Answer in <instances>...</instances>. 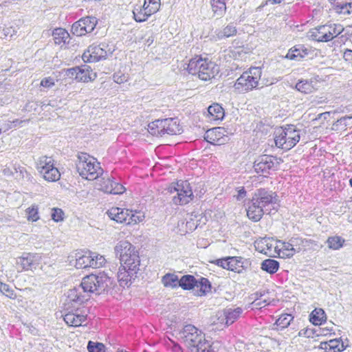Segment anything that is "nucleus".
I'll list each match as a JSON object with an SVG mask.
<instances>
[{"instance_id":"41","label":"nucleus","mask_w":352,"mask_h":352,"mask_svg":"<svg viewBox=\"0 0 352 352\" xmlns=\"http://www.w3.org/2000/svg\"><path fill=\"white\" fill-rule=\"evenodd\" d=\"M162 282L166 287H176L179 286V280L177 275L167 274L162 277Z\"/></svg>"},{"instance_id":"49","label":"nucleus","mask_w":352,"mask_h":352,"mask_svg":"<svg viewBox=\"0 0 352 352\" xmlns=\"http://www.w3.org/2000/svg\"><path fill=\"white\" fill-rule=\"evenodd\" d=\"M14 175L16 178L17 179H27L30 180L31 179V175L26 170V169L21 166H14Z\"/></svg>"},{"instance_id":"64","label":"nucleus","mask_w":352,"mask_h":352,"mask_svg":"<svg viewBox=\"0 0 352 352\" xmlns=\"http://www.w3.org/2000/svg\"><path fill=\"white\" fill-rule=\"evenodd\" d=\"M13 128L12 123L11 121H9L6 124V126L3 128L4 131L8 130L10 129Z\"/></svg>"},{"instance_id":"3","label":"nucleus","mask_w":352,"mask_h":352,"mask_svg":"<svg viewBox=\"0 0 352 352\" xmlns=\"http://www.w3.org/2000/svg\"><path fill=\"white\" fill-rule=\"evenodd\" d=\"M106 285L102 281V278L94 274H91L83 278L81 284L68 291V298L71 300L86 302L91 293L99 294L104 290Z\"/></svg>"},{"instance_id":"63","label":"nucleus","mask_w":352,"mask_h":352,"mask_svg":"<svg viewBox=\"0 0 352 352\" xmlns=\"http://www.w3.org/2000/svg\"><path fill=\"white\" fill-rule=\"evenodd\" d=\"M3 173L6 176L14 175V173H12L9 168H4L3 170Z\"/></svg>"},{"instance_id":"21","label":"nucleus","mask_w":352,"mask_h":352,"mask_svg":"<svg viewBox=\"0 0 352 352\" xmlns=\"http://www.w3.org/2000/svg\"><path fill=\"white\" fill-rule=\"evenodd\" d=\"M109 217L117 223H124L127 224V217L129 214V210L118 207H113L107 212Z\"/></svg>"},{"instance_id":"30","label":"nucleus","mask_w":352,"mask_h":352,"mask_svg":"<svg viewBox=\"0 0 352 352\" xmlns=\"http://www.w3.org/2000/svg\"><path fill=\"white\" fill-rule=\"evenodd\" d=\"M254 246L257 251L265 254H267L273 248L272 241L268 238H262L256 241Z\"/></svg>"},{"instance_id":"62","label":"nucleus","mask_w":352,"mask_h":352,"mask_svg":"<svg viewBox=\"0 0 352 352\" xmlns=\"http://www.w3.org/2000/svg\"><path fill=\"white\" fill-rule=\"evenodd\" d=\"M28 122V120H19V119H16L13 121H11V122L12 123L13 128L16 127V126H19L21 124H22L23 122Z\"/></svg>"},{"instance_id":"28","label":"nucleus","mask_w":352,"mask_h":352,"mask_svg":"<svg viewBox=\"0 0 352 352\" xmlns=\"http://www.w3.org/2000/svg\"><path fill=\"white\" fill-rule=\"evenodd\" d=\"M205 59L206 58H202L201 57H195L190 59L186 68L189 74H191L192 75H197L199 78L201 69L203 64H204Z\"/></svg>"},{"instance_id":"38","label":"nucleus","mask_w":352,"mask_h":352,"mask_svg":"<svg viewBox=\"0 0 352 352\" xmlns=\"http://www.w3.org/2000/svg\"><path fill=\"white\" fill-rule=\"evenodd\" d=\"M278 262L274 259H266L261 263V269L270 274L276 273L278 270Z\"/></svg>"},{"instance_id":"35","label":"nucleus","mask_w":352,"mask_h":352,"mask_svg":"<svg viewBox=\"0 0 352 352\" xmlns=\"http://www.w3.org/2000/svg\"><path fill=\"white\" fill-rule=\"evenodd\" d=\"M197 280L193 276L185 275L179 279V286L184 289H191L196 287Z\"/></svg>"},{"instance_id":"52","label":"nucleus","mask_w":352,"mask_h":352,"mask_svg":"<svg viewBox=\"0 0 352 352\" xmlns=\"http://www.w3.org/2000/svg\"><path fill=\"white\" fill-rule=\"evenodd\" d=\"M263 294L260 293L259 297H257L252 302V305L256 308H262L265 307L266 305L270 303V300L269 299H262Z\"/></svg>"},{"instance_id":"17","label":"nucleus","mask_w":352,"mask_h":352,"mask_svg":"<svg viewBox=\"0 0 352 352\" xmlns=\"http://www.w3.org/2000/svg\"><path fill=\"white\" fill-rule=\"evenodd\" d=\"M274 157L271 155H262L258 157L254 163V168L257 173L262 175L270 173V170L274 166Z\"/></svg>"},{"instance_id":"34","label":"nucleus","mask_w":352,"mask_h":352,"mask_svg":"<svg viewBox=\"0 0 352 352\" xmlns=\"http://www.w3.org/2000/svg\"><path fill=\"white\" fill-rule=\"evenodd\" d=\"M162 120H155L148 125V131L153 135L163 136Z\"/></svg>"},{"instance_id":"20","label":"nucleus","mask_w":352,"mask_h":352,"mask_svg":"<svg viewBox=\"0 0 352 352\" xmlns=\"http://www.w3.org/2000/svg\"><path fill=\"white\" fill-rule=\"evenodd\" d=\"M219 72V67L214 63L205 59L199 74V78L202 80H208L214 78Z\"/></svg>"},{"instance_id":"13","label":"nucleus","mask_w":352,"mask_h":352,"mask_svg":"<svg viewBox=\"0 0 352 352\" xmlns=\"http://www.w3.org/2000/svg\"><path fill=\"white\" fill-rule=\"evenodd\" d=\"M112 54V50L109 45L101 43L98 45H91L87 50L82 54V60L85 62H97L105 59L109 54Z\"/></svg>"},{"instance_id":"8","label":"nucleus","mask_w":352,"mask_h":352,"mask_svg":"<svg viewBox=\"0 0 352 352\" xmlns=\"http://www.w3.org/2000/svg\"><path fill=\"white\" fill-rule=\"evenodd\" d=\"M280 247V253L282 256L291 258L296 252L305 251L307 248H311L314 250L321 248L322 245H319L311 239H303L300 238H292L289 242H282Z\"/></svg>"},{"instance_id":"24","label":"nucleus","mask_w":352,"mask_h":352,"mask_svg":"<svg viewBox=\"0 0 352 352\" xmlns=\"http://www.w3.org/2000/svg\"><path fill=\"white\" fill-rule=\"evenodd\" d=\"M309 37L318 42H328L331 41L329 37L327 24L311 30L309 32Z\"/></svg>"},{"instance_id":"56","label":"nucleus","mask_w":352,"mask_h":352,"mask_svg":"<svg viewBox=\"0 0 352 352\" xmlns=\"http://www.w3.org/2000/svg\"><path fill=\"white\" fill-rule=\"evenodd\" d=\"M113 78L114 82H116L118 84L123 83L127 81L128 80V77L126 75L121 74L120 72L114 74Z\"/></svg>"},{"instance_id":"60","label":"nucleus","mask_w":352,"mask_h":352,"mask_svg":"<svg viewBox=\"0 0 352 352\" xmlns=\"http://www.w3.org/2000/svg\"><path fill=\"white\" fill-rule=\"evenodd\" d=\"M246 196V191L244 188L238 190V194L235 196L237 200H241Z\"/></svg>"},{"instance_id":"2","label":"nucleus","mask_w":352,"mask_h":352,"mask_svg":"<svg viewBox=\"0 0 352 352\" xmlns=\"http://www.w3.org/2000/svg\"><path fill=\"white\" fill-rule=\"evenodd\" d=\"M179 338L191 352H214L210 341L192 324L185 325L179 332Z\"/></svg>"},{"instance_id":"5","label":"nucleus","mask_w":352,"mask_h":352,"mask_svg":"<svg viewBox=\"0 0 352 352\" xmlns=\"http://www.w3.org/2000/svg\"><path fill=\"white\" fill-rule=\"evenodd\" d=\"M115 254L119 258L121 267H126L131 272L139 270L140 259L139 252L135 248L127 241H119L114 248Z\"/></svg>"},{"instance_id":"18","label":"nucleus","mask_w":352,"mask_h":352,"mask_svg":"<svg viewBox=\"0 0 352 352\" xmlns=\"http://www.w3.org/2000/svg\"><path fill=\"white\" fill-rule=\"evenodd\" d=\"M226 133L224 128L214 127L206 132L204 139L212 144H222L226 141Z\"/></svg>"},{"instance_id":"46","label":"nucleus","mask_w":352,"mask_h":352,"mask_svg":"<svg viewBox=\"0 0 352 352\" xmlns=\"http://www.w3.org/2000/svg\"><path fill=\"white\" fill-rule=\"evenodd\" d=\"M0 292L10 299H15L16 294L14 289L8 284L0 282Z\"/></svg>"},{"instance_id":"43","label":"nucleus","mask_w":352,"mask_h":352,"mask_svg":"<svg viewBox=\"0 0 352 352\" xmlns=\"http://www.w3.org/2000/svg\"><path fill=\"white\" fill-rule=\"evenodd\" d=\"M344 239L339 236H330L327 240L328 247L331 250H338L343 246Z\"/></svg>"},{"instance_id":"23","label":"nucleus","mask_w":352,"mask_h":352,"mask_svg":"<svg viewBox=\"0 0 352 352\" xmlns=\"http://www.w3.org/2000/svg\"><path fill=\"white\" fill-rule=\"evenodd\" d=\"M163 121V135H176L182 131V128L179 126V122L175 118H166L162 120Z\"/></svg>"},{"instance_id":"57","label":"nucleus","mask_w":352,"mask_h":352,"mask_svg":"<svg viewBox=\"0 0 352 352\" xmlns=\"http://www.w3.org/2000/svg\"><path fill=\"white\" fill-rule=\"evenodd\" d=\"M41 85L46 88H51L54 85V80L51 77L45 78L41 80Z\"/></svg>"},{"instance_id":"14","label":"nucleus","mask_w":352,"mask_h":352,"mask_svg":"<svg viewBox=\"0 0 352 352\" xmlns=\"http://www.w3.org/2000/svg\"><path fill=\"white\" fill-rule=\"evenodd\" d=\"M41 256L34 253H23L16 258V265L19 272L33 271L36 270L41 262Z\"/></svg>"},{"instance_id":"10","label":"nucleus","mask_w":352,"mask_h":352,"mask_svg":"<svg viewBox=\"0 0 352 352\" xmlns=\"http://www.w3.org/2000/svg\"><path fill=\"white\" fill-rule=\"evenodd\" d=\"M260 67H252L243 72L236 80L234 87L239 92H248L256 88L261 77Z\"/></svg>"},{"instance_id":"12","label":"nucleus","mask_w":352,"mask_h":352,"mask_svg":"<svg viewBox=\"0 0 352 352\" xmlns=\"http://www.w3.org/2000/svg\"><path fill=\"white\" fill-rule=\"evenodd\" d=\"M75 266L78 269L87 267L99 268L106 262L104 257L94 252H78L75 254Z\"/></svg>"},{"instance_id":"40","label":"nucleus","mask_w":352,"mask_h":352,"mask_svg":"<svg viewBox=\"0 0 352 352\" xmlns=\"http://www.w3.org/2000/svg\"><path fill=\"white\" fill-rule=\"evenodd\" d=\"M295 88L300 92L307 94H311L314 91V87L312 83L307 80H299Z\"/></svg>"},{"instance_id":"9","label":"nucleus","mask_w":352,"mask_h":352,"mask_svg":"<svg viewBox=\"0 0 352 352\" xmlns=\"http://www.w3.org/2000/svg\"><path fill=\"white\" fill-rule=\"evenodd\" d=\"M166 190V194L172 195L173 202L176 205L186 204L193 197L192 190L187 181L173 183Z\"/></svg>"},{"instance_id":"61","label":"nucleus","mask_w":352,"mask_h":352,"mask_svg":"<svg viewBox=\"0 0 352 352\" xmlns=\"http://www.w3.org/2000/svg\"><path fill=\"white\" fill-rule=\"evenodd\" d=\"M344 58L346 60H349L352 59V50H346L344 53Z\"/></svg>"},{"instance_id":"25","label":"nucleus","mask_w":352,"mask_h":352,"mask_svg":"<svg viewBox=\"0 0 352 352\" xmlns=\"http://www.w3.org/2000/svg\"><path fill=\"white\" fill-rule=\"evenodd\" d=\"M309 54V50L304 45H298L292 47L285 56V58L300 60Z\"/></svg>"},{"instance_id":"59","label":"nucleus","mask_w":352,"mask_h":352,"mask_svg":"<svg viewBox=\"0 0 352 352\" xmlns=\"http://www.w3.org/2000/svg\"><path fill=\"white\" fill-rule=\"evenodd\" d=\"M352 120V116H344L338 120V122H340L341 124H344V126H347L349 124V120Z\"/></svg>"},{"instance_id":"50","label":"nucleus","mask_w":352,"mask_h":352,"mask_svg":"<svg viewBox=\"0 0 352 352\" xmlns=\"http://www.w3.org/2000/svg\"><path fill=\"white\" fill-rule=\"evenodd\" d=\"M144 5L147 8V12L153 14L157 12L160 6V0H144Z\"/></svg>"},{"instance_id":"39","label":"nucleus","mask_w":352,"mask_h":352,"mask_svg":"<svg viewBox=\"0 0 352 352\" xmlns=\"http://www.w3.org/2000/svg\"><path fill=\"white\" fill-rule=\"evenodd\" d=\"M196 288L199 289V296L205 295L211 291L210 282L207 278L201 277L199 280H197Z\"/></svg>"},{"instance_id":"55","label":"nucleus","mask_w":352,"mask_h":352,"mask_svg":"<svg viewBox=\"0 0 352 352\" xmlns=\"http://www.w3.org/2000/svg\"><path fill=\"white\" fill-rule=\"evenodd\" d=\"M212 263L217 265L218 266L223 267V269L229 270V256L226 258L217 259L212 261Z\"/></svg>"},{"instance_id":"31","label":"nucleus","mask_w":352,"mask_h":352,"mask_svg":"<svg viewBox=\"0 0 352 352\" xmlns=\"http://www.w3.org/2000/svg\"><path fill=\"white\" fill-rule=\"evenodd\" d=\"M229 270L242 273L244 270V263L242 257L229 256Z\"/></svg>"},{"instance_id":"37","label":"nucleus","mask_w":352,"mask_h":352,"mask_svg":"<svg viewBox=\"0 0 352 352\" xmlns=\"http://www.w3.org/2000/svg\"><path fill=\"white\" fill-rule=\"evenodd\" d=\"M212 12L217 16H222L226 12V6L223 0H210Z\"/></svg>"},{"instance_id":"36","label":"nucleus","mask_w":352,"mask_h":352,"mask_svg":"<svg viewBox=\"0 0 352 352\" xmlns=\"http://www.w3.org/2000/svg\"><path fill=\"white\" fill-rule=\"evenodd\" d=\"M53 37L56 44L60 45L65 43L69 35L68 32L63 28H56L53 31Z\"/></svg>"},{"instance_id":"45","label":"nucleus","mask_w":352,"mask_h":352,"mask_svg":"<svg viewBox=\"0 0 352 352\" xmlns=\"http://www.w3.org/2000/svg\"><path fill=\"white\" fill-rule=\"evenodd\" d=\"M27 219L28 221H36L39 219L38 207L37 205L33 204L25 210Z\"/></svg>"},{"instance_id":"15","label":"nucleus","mask_w":352,"mask_h":352,"mask_svg":"<svg viewBox=\"0 0 352 352\" xmlns=\"http://www.w3.org/2000/svg\"><path fill=\"white\" fill-rule=\"evenodd\" d=\"M96 24L97 19L96 17L87 16L82 18L72 25L71 31L74 34L81 36L91 32Z\"/></svg>"},{"instance_id":"16","label":"nucleus","mask_w":352,"mask_h":352,"mask_svg":"<svg viewBox=\"0 0 352 352\" xmlns=\"http://www.w3.org/2000/svg\"><path fill=\"white\" fill-rule=\"evenodd\" d=\"M242 313L243 309L241 307L228 308L218 313V320L220 323L229 326L238 320Z\"/></svg>"},{"instance_id":"6","label":"nucleus","mask_w":352,"mask_h":352,"mask_svg":"<svg viewBox=\"0 0 352 352\" xmlns=\"http://www.w3.org/2000/svg\"><path fill=\"white\" fill-rule=\"evenodd\" d=\"M76 166L79 175L87 180H94L102 174L100 163L86 153L78 155Z\"/></svg>"},{"instance_id":"42","label":"nucleus","mask_w":352,"mask_h":352,"mask_svg":"<svg viewBox=\"0 0 352 352\" xmlns=\"http://www.w3.org/2000/svg\"><path fill=\"white\" fill-rule=\"evenodd\" d=\"M327 25L329 33V37L331 41L334 38L337 37L344 31V28L341 24L329 23L327 24Z\"/></svg>"},{"instance_id":"22","label":"nucleus","mask_w":352,"mask_h":352,"mask_svg":"<svg viewBox=\"0 0 352 352\" xmlns=\"http://www.w3.org/2000/svg\"><path fill=\"white\" fill-rule=\"evenodd\" d=\"M138 271L127 270L126 267H120L118 272V280L122 287L129 286L131 283Z\"/></svg>"},{"instance_id":"32","label":"nucleus","mask_w":352,"mask_h":352,"mask_svg":"<svg viewBox=\"0 0 352 352\" xmlns=\"http://www.w3.org/2000/svg\"><path fill=\"white\" fill-rule=\"evenodd\" d=\"M236 28L233 24H229L223 29L217 30L215 33L218 39H223L236 35Z\"/></svg>"},{"instance_id":"47","label":"nucleus","mask_w":352,"mask_h":352,"mask_svg":"<svg viewBox=\"0 0 352 352\" xmlns=\"http://www.w3.org/2000/svg\"><path fill=\"white\" fill-rule=\"evenodd\" d=\"M329 346V352H340L345 349V346L342 340H331L327 343Z\"/></svg>"},{"instance_id":"26","label":"nucleus","mask_w":352,"mask_h":352,"mask_svg":"<svg viewBox=\"0 0 352 352\" xmlns=\"http://www.w3.org/2000/svg\"><path fill=\"white\" fill-rule=\"evenodd\" d=\"M224 116V109L218 103H214L208 107V117L210 121L222 120Z\"/></svg>"},{"instance_id":"44","label":"nucleus","mask_w":352,"mask_h":352,"mask_svg":"<svg viewBox=\"0 0 352 352\" xmlns=\"http://www.w3.org/2000/svg\"><path fill=\"white\" fill-rule=\"evenodd\" d=\"M144 218V215L140 211L129 210V214L127 217V225L136 224L142 221Z\"/></svg>"},{"instance_id":"58","label":"nucleus","mask_w":352,"mask_h":352,"mask_svg":"<svg viewBox=\"0 0 352 352\" xmlns=\"http://www.w3.org/2000/svg\"><path fill=\"white\" fill-rule=\"evenodd\" d=\"M78 71H79L78 67L70 68V69H67L66 74L67 76L74 78L75 79H76V74L78 73Z\"/></svg>"},{"instance_id":"11","label":"nucleus","mask_w":352,"mask_h":352,"mask_svg":"<svg viewBox=\"0 0 352 352\" xmlns=\"http://www.w3.org/2000/svg\"><path fill=\"white\" fill-rule=\"evenodd\" d=\"M36 168L47 182H56L60 177L58 169L55 167L54 160L46 155L40 157L36 162Z\"/></svg>"},{"instance_id":"33","label":"nucleus","mask_w":352,"mask_h":352,"mask_svg":"<svg viewBox=\"0 0 352 352\" xmlns=\"http://www.w3.org/2000/svg\"><path fill=\"white\" fill-rule=\"evenodd\" d=\"M133 14L134 19L137 22L145 21L148 16L153 14V13H148V12H147V8H146L145 5H143L142 7H135L133 10Z\"/></svg>"},{"instance_id":"1","label":"nucleus","mask_w":352,"mask_h":352,"mask_svg":"<svg viewBox=\"0 0 352 352\" xmlns=\"http://www.w3.org/2000/svg\"><path fill=\"white\" fill-rule=\"evenodd\" d=\"M278 196L276 192L265 188L255 191L247 209V215L254 221H258L265 213L270 214L272 210H276Z\"/></svg>"},{"instance_id":"54","label":"nucleus","mask_w":352,"mask_h":352,"mask_svg":"<svg viewBox=\"0 0 352 352\" xmlns=\"http://www.w3.org/2000/svg\"><path fill=\"white\" fill-rule=\"evenodd\" d=\"M348 7H350V3L338 4L336 6V10L339 14H349L351 11H349Z\"/></svg>"},{"instance_id":"48","label":"nucleus","mask_w":352,"mask_h":352,"mask_svg":"<svg viewBox=\"0 0 352 352\" xmlns=\"http://www.w3.org/2000/svg\"><path fill=\"white\" fill-rule=\"evenodd\" d=\"M293 317L290 314H283L276 321V325L280 328L284 329L287 327L290 322L292 321Z\"/></svg>"},{"instance_id":"53","label":"nucleus","mask_w":352,"mask_h":352,"mask_svg":"<svg viewBox=\"0 0 352 352\" xmlns=\"http://www.w3.org/2000/svg\"><path fill=\"white\" fill-rule=\"evenodd\" d=\"M63 211L60 208H54L52 209L51 217L54 221L59 222L63 221Z\"/></svg>"},{"instance_id":"4","label":"nucleus","mask_w":352,"mask_h":352,"mask_svg":"<svg viewBox=\"0 0 352 352\" xmlns=\"http://www.w3.org/2000/svg\"><path fill=\"white\" fill-rule=\"evenodd\" d=\"M68 296L65 303L63 319L71 327L85 325L87 320L88 309L84 305L85 302L71 300Z\"/></svg>"},{"instance_id":"7","label":"nucleus","mask_w":352,"mask_h":352,"mask_svg":"<svg viewBox=\"0 0 352 352\" xmlns=\"http://www.w3.org/2000/svg\"><path fill=\"white\" fill-rule=\"evenodd\" d=\"M301 131L294 125H287L275 131L274 142L277 147L288 151L299 142Z\"/></svg>"},{"instance_id":"51","label":"nucleus","mask_w":352,"mask_h":352,"mask_svg":"<svg viewBox=\"0 0 352 352\" xmlns=\"http://www.w3.org/2000/svg\"><path fill=\"white\" fill-rule=\"evenodd\" d=\"M89 352H105V346L102 343L89 341L87 344Z\"/></svg>"},{"instance_id":"29","label":"nucleus","mask_w":352,"mask_h":352,"mask_svg":"<svg viewBox=\"0 0 352 352\" xmlns=\"http://www.w3.org/2000/svg\"><path fill=\"white\" fill-rule=\"evenodd\" d=\"M309 320L314 325H321L327 320L324 311L321 308H316L309 315Z\"/></svg>"},{"instance_id":"19","label":"nucleus","mask_w":352,"mask_h":352,"mask_svg":"<svg viewBox=\"0 0 352 352\" xmlns=\"http://www.w3.org/2000/svg\"><path fill=\"white\" fill-rule=\"evenodd\" d=\"M99 186L100 190L109 194L120 195L123 193L125 190L124 187L122 184L113 181L109 177L106 179L102 178Z\"/></svg>"},{"instance_id":"27","label":"nucleus","mask_w":352,"mask_h":352,"mask_svg":"<svg viewBox=\"0 0 352 352\" xmlns=\"http://www.w3.org/2000/svg\"><path fill=\"white\" fill-rule=\"evenodd\" d=\"M96 78V74L93 72L88 66L79 67L78 73L76 74V80L82 82H89L94 80Z\"/></svg>"}]
</instances>
